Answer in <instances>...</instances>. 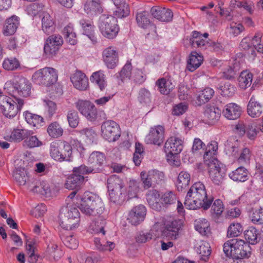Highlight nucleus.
Here are the masks:
<instances>
[{
  "mask_svg": "<svg viewBox=\"0 0 263 263\" xmlns=\"http://www.w3.org/2000/svg\"><path fill=\"white\" fill-rule=\"evenodd\" d=\"M213 200L212 197H208L204 184L196 182L190 187L187 193L184 202L185 206L189 210L203 208L208 209Z\"/></svg>",
  "mask_w": 263,
  "mask_h": 263,
  "instance_id": "1",
  "label": "nucleus"
},
{
  "mask_svg": "<svg viewBox=\"0 0 263 263\" xmlns=\"http://www.w3.org/2000/svg\"><path fill=\"white\" fill-rule=\"evenodd\" d=\"M79 209L89 216H97L103 213L104 208L100 198L92 193L86 192L81 198Z\"/></svg>",
  "mask_w": 263,
  "mask_h": 263,
  "instance_id": "2",
  "label": "nucleus"
},
{
  "mask_svg": "<svg viewBox=\"0 0 263 263\" xmlns=\"http://www.w3.org/2000/svg\"><path fill=\"white\" fill-rule=\"evenodd\" d=\"M223 251L227 256L233 258H248L251 254L249 245L244 240L238 238L226 241L223 245Z\"/></svg>",
  "mask_w": 263,
  "mask_h": 263,
  "instance_id": "3",
  "label": "nucleus"
},
{
  "mask_svg": "<svg viewBox=\"0 0 263 263\" xmlns=\"http://www.w3.org/2000/svg\"><path fill=\"white\" fill-rule=\"evenodd\" d=\"M24 104L22 99L14 95L11 97L0 95V108L3 114L7 118L15 117Z\"/></svg>",
  "mask_w": 263,
  "mask_h": 263,
  "instance_id": "4",
  "label": "nucleus"
},
{
  "mask_svg": "<svg viewBox=\"0 0 263 263\" xmlns=\"http://www.w3.org/2000/svg\"><path fill=\"white\" fill-rule=\"evenodd\" d=\"M107 187L111 201L117 203L124 201L126 191L122 179L115 175L110 177L107 180Z\"/></svg>",
  "mask_w": 263,
  "mask_h": 263,
  "instance_id": "5",
  "label": "nucleus"
},
{
  "mask_svg": "<svg viewBox=\"0 0 263 263\" xmlns=\"http://www.w3.org/2000/svg\"><path fill=\"white\" fill-rule=\"evenodd\" d=\"M117 19L113 16L103 14L99 18V28L102 35L108 39H115L119 31Z\"/></svg>",
  "mask_w": 263,
  "mask_h": 263,
  "instance_id": "6",
  "label": "nucleus"
},
{
  "mask_svg": "<svg viewBox=\"0 0 263 263\" xmlns=\"http://www.w3.org/2000/svg\"><path fill=\"white\" fill-rule=\"evenodd\" d=\"M50 156L60 162L70 161L72 157L71 145L66 141L52 142L50 145Z\"/></svg>",
  "mask_w": 263,
  "mask_h": 263,
  "instance_id": "7",
  "label": "nucleus"
},
{
  "mask_svg": "<svg viewBox=\"0 0 263 263\" xmlns=\"http://www.w3.org/2000/svg\"><path fill=\"white\" fill-rule=\"evenodd\" d=\"M32 79L37 84L49 86L57 82L58 74L55 69L45 67L36 71Z\"/></svg>",
  "mask_w": 263,
  "mask_h": 263,
  "instance_id": "8",
  "label": "nucleus"
},
{
  "mask_svg": "<svg viewBox=\"0 0 263 263\" xmlns=\"http://www.w3.org/2000/svg\"><path fill=\"white\" fill-rule=\"evenodd\" d=\"M80 213L75 207H69L64 215L61 218L60 226L66 230L78 228L80 222Z\"/></svg>",
  "mask_w": 263,
  "mask_h": 263,
  "instance_id": "9",
  "label": "nucleus"
},
{
  "mask_svg": "<svg viewBox=\"0 0 263 263\" xmlns=\"http://www.w3.org/2000/svg\"><path fill=\"white\" fill-rule=\"evenodd\" d=\"M102 136L108 142L117 141L121 136L119 125L115 121L108 120L103 122L101 125Z\"/></svg>",
  "mask_w": 263,
  "mask_h": 263,
  "instance_id": "10",
  "label": "nucleus"
},
{
  "mask_svg": "<svg viewBox=\"0 0 263 263\" xmlns=\"http://www.w3.org/2000/svg\"><path fill=\"white\" fill-rule=\"evenodd\" d=\"M78 110L88 120L95 121L98 118V110L95 105L88 100H79L75 103Z\"/></svg>",
  "mask_w": 263,
  "mask_h": 263,
  "instance_id": "11",
  "label": "nucleus"
},
{
  "mask_svg": "<svg viewBox=\"0 0 263 263\" xmlns=\"http://www.w3.org/2000/svg\"><path fill=\"white\" fill-rule=\"evenodd\" d=\"M213 163L206 164L209 167V176L212 182L216 185H220L225 176L224 169L218 160H214Z\"/></svg>",
  "mask_w": 263,
  "mask_h": 263,
  "instance_id": "12",
  "label": "nucleus"
},
{
  "mask_svg": "<svg viewBox=\"0 0 263 263\" xmlns=\"http://www.w3.org/2000/svg\"><path fill=\"white\" fill-rule=\"evenodd\" d=\"M165 128L162 125L155 126L151 128L145 138L147 144L160 146L164 139Z\"/></svg>",
  "mask_w": 263,
  "mask_h": 263,
  "instance_id": "13",
  "label": "nucleus"
},
{
  "mask_svg": "<svg viewBox=\"0 0 263 263\" xmlns=\"http://www.w3.org/2000/svg\"><path fill=\"white\" fill-rule=\"evenodd\" d=\"M183 141L176 137H171L165 143L164 150L167 157H172L178 155L182 150Z\"/></svg>",
  "mask_w": 263,
  "mask_h": 263,
  "instance_id": "14",
  "label": "nucleus"
},
{
  "mask_svg": "<svg viewBox=\"0 0 263 263\" xmlns=\"http://www.w3.org/2000/svg\"><path fill=\"white\" fill-rule=\"evenodd\" d=\"M102 58L108 68H114L119 61V54L116 48L109 46L104 49L102 52Z\"/></svg>",
  "mask_w": 263,
  "mask_h": 263,
  "instance_id": "15",
  "label": "nucleus"
},
{
  "mask_svg": "<svg viewBox=\"0 0 263 263\" xmlns=\"http://www.w3.org/2000/svg\"><path fill=\"white\" fill-rule=\"evenodd\" d=\"M12 87L20 96L27 97L30 95L31 84L24 77L16 79L12 84Z\"/></svg>",
  "mask_w": 263,
  "mask_h": 263,
  "instance_id": "16",
  "label": "nucleus"
},
{
  "mask_svg": "<svg viewBox=\"0 0 263 263\" xmlns=\"http://www.w3.org/2000/svg\"><path fill=\"white\" fill-rule=\"evenodd\" d=\"M180 227V222L178 220L168 221L165 224L164 229L162 231V235L170 239H176L179 235L178 231Z\"/></svg>",
  "mask_w": 263,
  "mask_h": 263,
  "instance_id": "17",
  "label": "nucleus"
},
{
  "mask_svg": "<svg viewBox=\"0 0 263 263\" xmlns=\"http://www.w3.org/2000/svg\"><path fill=\"white\" fill-rule=\"evenodd\" d=\"M146 214L145 207L140 204L134 207L129 213L128 220L133 225H137L142 221Z\"/></svg>",
  "mask_w": 263,
  "mask_h": 263,
  "instance_id": "18",
  "label": "nucleus"
},
{
  "mask_svg": "<svg viewBox=\"0 0 263 263\" xmlns=\"http://www.w3.org/2000/svg\"><path fill=\"white\" fill-rule=\"evenodd\" d=\"M221 110L214 106L208 105L204 108L203 118L209 124L215 123L220 118Z\"/></svg>",
  "mask_w": 263,
  "mask_h": 263,
  "instance_id": "19",
  "label": "nucleus"
},
{
  "mask_svg": "<svg viewBox=\"0 0 263 263\" xmlns=\"http://www.w3.org/2000/svg\"><path fill=\"white\" fill-rule=\"evenodd\" d=\"M152 15L156 19L162 22H169L173 18V13L170 9L159 6H154L151 9Z\"/></svg>",
  "mask_w": 263,
  "mask_h": 263,
  "instance_id": "20",
  "label": "nucleus"
},
{
  "mask_svg": "<svg viewBox=\"0 0 263 263\" xmlns=\"http://www.w3.org/2000/svg\"><path fill=\"white\" fill-rule=\"evenodd\" d=\"M74 87L80 90H85L89 85L88 80L85 74L81 71H77L70 78Z\"/></svg>",
  "mask_w": 263,
  "mask_h": 263,
  "instance_id": "21",
  "label": "nucleus"
},
{
  "mask_svg": "<svg viewBox=\"0 0 263 263\" xmlns=\"http://www.w3.org/2000/svg\"><path fill=\"white\" fill-rule=\"evenodd\" d=\"M247 112L252 118L259 117L263 113V105L256 101L253 96L248 102Z\"/></svg>",
  "mask_w": 263,
  "mask_h": 263,
  "instance_id": "22",
  "label": "nucleus"
},
{
  "mask_svg": "<svg viewBox=\"0 0 263 263\" xmlns=\"http://www.w3.org/2000/svg\"><path fill=\"white\" fill-rule=\"evenodd\" d=\"M91 82L96 85L101 91H107L106 78L103 71L99 70L93 72L90 77Z\"/></svg>",
  "mask_w": 263,
  "mask_h": 263,
  "instance_id": "23",
  "label": "nucleus"
},
{
  "mask_svg": "<svg viewBox=\"0 0 263 263\" xmlns=\"http://www.w3.org/2000/svg\"><path fill=\"white\" fill-rule=\"evenodd\" d=\"M241 114V108L237 104L231 103L224 106L223 110V116L229 120H236Z\"/></svg>",
  "mask_w": 263,
  "mask_h": 263,
  "instance_id": "24",
  "label": "nucleus"
},
{
  "mask_svg": "<svg viewBox=\"0 0 263 263\" xmlns=\"http://www.w3.org/2000/svg\"><path fill=\"white\" fill-rule=\"evenodd\" d=\"M88 161L96 173L100 171V167L104 164L105 157L102 153L94 152L90 154Z\"/></svg>",
  "mask_w": 263,
  "mask_h": 263,
  "instance_id": "25",
  "label": "nucleus"
},
{
  "mask_svg": "<svg viewBox=\"0 0 263 263\" xmlns=\"http://www.w3.org/2000/svg\"><path fill=\"white\" fill-rule=\"evenodd\" d=\"M218 149V143L215 141H211L207 145L204 155L203 159L205 164L213 163L214 160H217L215 158Z\"/></svg>",
  "mask_w": 263,
  "mask_h": 263,
  "instance_id": "26",
  "label": "nucleus"
},
{
  "mask_svg": "<svg viewBox=\"0 0 263 263\" xmlns=\"http://www.w3.org/2000/svg\"><path fill=\"white\" fill-rule=\"evenodd\" d=\"M84 181L83 176H78L73 173L67 179L65 186L68 190H79Z\"/></svg>",
  "mask_w": 263,
  "mask_h": 263,
  "instance_id": "27",
  "label": "nucleus"
},
{
  "mask_svg": "<svg viewBox=\"0 0 263 263\" xmlns=\"http://www.w3.org/2000/svg\"><path fill=\"white\" fill-rule=\"evenodd\" d=\"M85 12L90 15H96L102 12L103 9L99 1L88 0L84 5Z\"/></svg>",
  "mask_w": 263,
  "mask_h": 263,
  "instance_id": "28",
  "label": "nucleus"
},
{
  "mask_svg": "<svg viewBox=\"0 0 263 263\" xmlns=\"http://www.w3.org/2000/svg\"><path fill=\"white\" fill-rule=\"evenodd\" d=\"M160 194L156 190H149L146 194V200L149 206L153 209L159 210L161 209Z\"/></svg>",
  "mask_w": 263,
  "mask_h": 263,
  "instance_id": "29",
  "label": "nucleus"
},
{
  "mask_svg": "<svg viewBox=\"0 0 263 263\" xmlns=\"http://www.w3.org/2000/svg\"><path fill=\"white\" fill-rule=\"evenodd\" d=\"M117 7L115 15L119 18L127 16L129 14L128 5L126 3L125 0H111Z\"/></svg>",
  "mask_w": 263,
  "mask_h": 263,
  "instance_id": "30",
  "label": "nucleus"
},
{
  "mask_svg": "<svg viewBox=\"0 0 263 263\" xmlns=\"http://www.w3.org/2000/svg\"><path fill=\"white\" fill-rule=\"evenodd\" d=\"M13 177L19 185H25L28 189V183L31 180H29L28 173L24 168H17L14 172Z\"/></svg>",
  "mask_w": 263,
  "mask_h": 263,
  "instance_id": "31",
  "label": "nucleus"
},
{
  "mask_svg": "<svg viewBox=\"0 0 263 263\" xmlns=\"http://www.w3.org/2000/svg\"><path fill=\"white\" fill-rule=\"evenodd\" d=\"M203 60L202 56L196 52H192L187 61V69L192 72L195 71L201 65Z\"/></svg>",
  "mask_w": 263,
  "mask_h": 263,
  "instance_id": "32",
  "label": "nucleus"
},
{
  "mask_svg": "<svg viewBox=\"0 0 263 263\" xmlns=\"http://www.w3.org/2000/svg\"><path fill=\"white\" fill-rule=\"evenodd\" d=\"M18 21L15 16H12L7 20L3 28V34L5 36L13 34L17 28Z\"/></svg>",
  "mask_w": 263,
  "mask_h": 263,
  "instance_id": "33",
  "label": "nucleus"
},
{
  "mask_svg": "<svg viewBox=\"0 0 263 263\" xmlns=\"http://www.w3.org/2000/svg\"><path fill=\"white\" fill-rule=\"evenodd\" d=\"M42 18V28L43 31L47 34L52 33L54 29V22L50 15L44 13Z\"/></svg>",
  "mask_w": 263,
  "mask_h": 263,
  "instance_id": "34",
  "label": "nucleus"
},
{
  "mask_svg": "<svg viewBox=\"0 0 263 263\" xmlns=\"http://www.w3.org/2000/svg\"><path fill=\"white\" fill-rule=\"evenodd\" d=\"M137 22L139 26L143 29L151 28L155 32L156 27L152 26L148 18V13L146 11H142L137 13L136 16Z\"/></svg>",
  "mask_w": 263,
  "mask_h": 263,
  "instance_id": "35",
  "label": "nucleus"
},
{
  "mask_svg": "<svg viewBox=\"0 0 263 263\" xmlns=\"http://www.w3.org/2000/svg\"><path fill=\"white\" fill-rule=\"evenodd\" d=\"M156 85L158 87L160 92L165 95H168L174 87L171 81L165 78L158 79L156 82Z\"/></svg>",
  "mask_w": 263,
  "mask_h": 263,
  "instance_id": "36",
  "label": "nucleus"
},
{
  "mask_svg": "<svg viewBox=\"0 0 263 263\" xmlns=\"http://www.w3.org/2000/svg\"><path fill=\"white\" fill-rule=\"evenodd\" d=\"M29 134L27 129H14L10 135L7 136L5 139L11 142H20L24 139L25 135Z\"/></svg>",
  "mask_w": 263,
  "mask_h": 263,
  "instance_id": "37",
  "label": "nucleus"
},
{
  "mask_svg": "<svg viewBox=\"0 0 263 263\" xmlns=\"http://www.w3.org/2000/svg\"><path fill=\"white\" fill-rule=\"evenodd\" d=\"M28 132H29V134L25 135L23 142V146L30 148L41 146L42 142L36 136L33 135V132L30 130H28Z\"/></svg>",
  "mask_w": 263,
  "mask_h": 263,
  "instance_id": "38",
  "label": "nucleus"
},
{
  "mask_svg": "<svg viewBox=\"0 0 263 263\" xmlns=\"http://www.w3.org/2000/svg\"><path fill=\"white\" fill-rule=\"evenodd\" d=\"M106 224V222L105 219L102 216H98L95 220L92 221L91 223L89 228L90 230L95 233H101L104 235L105 234L104 228Z\"/></svg>",
  "mask_w": 263,
  "mask_h": 263,
  "instance_id": "39",
  "label": "nucleus"
},
{
  "mask_svg": "<svg viewBox=\"0 0 263 263\" xmlns=\"http://www.w3.org/2000/svg\"><path fill=\"white\" fill-rule=\"evenodd\" d=\"M252 74L247 70L242 71L238 78V84L242 89H246L249 87L252 82Z\"/></svg>",
  "mask_w": 263,
  "mask_h": 263,
  "instance_id": "40",
  "label": "nucleus"
},
{
  "mask_svg": "<svg viewBox=\"0 0 263 263\" xmlns=\"http://www.w3.org/2000/svg\"><path fill=\"white\" fill-rule=\"evenodd\" d=\"M191 180L190 175L186 172H181L176 181V187L178 191H182L190 183Z\"/></svg>",
  "mask_w": 263,
  "mask_h": 263,
  "instance_id": "41",
  "label": "nucleus"
},
{
  "mask_svg": "<svg viewBox=\"0 0 263 263\" xmlns=\"http://www.w3.org/2000/svg\"><path fill=\"white\" fill-rule=\"evenodd\" d=\"M230 177L235 181L244 182L248 179V172L243 167H239L229 174Z\"/></svg>",
  "mask_w": 263,
  "mask_h": 263,
  "instance_id": "42",
  "label": "nucleus"
},
{
  "mask_svg": "<svg viewBox=\"0 0 263 263\" xmlns=\"http://www.w3.org/2000/svg\"><path fill=\"white\" fill-rule=\"evenodd\" d=\"M195 228L202 235H208L210 233V223L205 219L196 220Z\"/></svg>",
  "mask_w": 263,
  "mask_h": 263,
  "instance_id": "43",
  "label": "nucleus"
},
{
  "mask_svg": "<svg viewBox=\"0 0 263 263\" xmlns=\"http://www.w3.org/2000/svg\"><path fill=\"white\" fill-rule=\"evenodd\" d=\"M49 136L53 138H58L62 136L63 129L58 122H53L50 123L47 129Z\"/></svg>",
  "mask_w": 263,
  "mask_h": 263,
  "instance_id": "44",
  "label": "nucleus"
},
{
  "mask_svg": "<svg viewBox=\"0 0 263 263\" xmlns=\"http://www.w3.org/2000/svg\"><path fill=\"white\" fill-rule=\"evenodd\" d=\"M214 91L213 89L207 87L198 92L197 99L199 105L208 102L213 96Z\"/></svg>",
  "mask_w": 263,
  "mask_h": 263,
  "instance_id": "45",
  "label": "nucleus"
},
{
  "mask_svg": "<svg viewBox=\"0 0 263 263\" xmlns=\"http://www.w3.org/2000/svg\"><path fill=\"white\" fill-rule=\"evenodd\" d=\"M190 43L194 47H203L208 43L206 40L203 38L202 34L198 31H194L192 32V37L190 39Z\"/></svg>",
  "mask_w": 263,
  "mask_h": 263,
  "instance_id": "46",
  "label": "nucleus"
},
{
  "mask_svg": "<svg viewBox=\"0 0 263 263\" xmlns=\"http://www.w3.org/2000/svg\"><path fill=\"white\" fill-rule=\"evenodd\" d=\"M208 242L205 241H200L197 243L196 246V251L200 255V257L204 260L208 259L211 254V250Z\"/></svg>",
  "mask_w": 263,
  "mask_h": 263,
  "instance_id": "47",
  "label": "nucleus"
},
{
  "mask_svg": "<svg viewBox=\"0 0 263 263\" xmlns=\"http://www.w3.org/2000/svg\"><path fill=\"white\" fill-rule=\"evenodd\" d=\"M24 115L26 122L34 127H38L43 122V118L42 117L29 111L25 112Z\"/></svg>",
  "mask_w": 263,
  "mask_h": 263,
  "instance_id": "48",
  "label": "nucleus"
},
{
  "mask_svg": "<svg viewBox=\"0 0 263 263\" xmlns=\"http://www.w3.org/2000/svg\"><path fill=\"white\" fill-rule=\"evenodd\" d=\"M243 228L239 223H232L228 227L227 236L229 238L238 237L242 233Z\"/></svg>",
  "mask_w": 263,
  "mask_h": 263,
  "instance_id": "49",
  "label": "nucleus"
},
{
  "mask_svg": "<svg viewBox=\"0 0 263 263\" xmlns=\"http://www.w3.org/2000/svg\"><path fill=\"white\" fill-rule=\"evenodd\" d=\"M20 67V63L15 58H6L3 62V67L6 70H15Z\"/></svg>",
  "mask_w": 263,
  "mask_h": 263,
  "instance_id": "50",
  "label": "nucleus"
},
{
  "mask_svg": "<svg viewBox=\"0 0 263 263\" xmlns=\"http://www.w3.org/2000/svg\"><path fill=\"white\" fill-rule=\"evenodd\" d=\"M80 24L83 29L84 33L86 34L93 42H97V38L94 35V26L90 23L86 22L84 21L80 22Z\"/></svg>",
  "mask_w": 263,
  "mask_h": 263,
  "instance_id": "51",
  "label": "nucleus"
},
{
  "mask_svg": "<svg viewBox=\"0 0 263 263\" xmlns=\"http://www.w3.org/2000/svg\"><path fill=\"white\" fill-rule=\"evenodd\" d=\"M66 41L69 44L74 45L77 43L76 34L73 32V27L70 25L66 26L63 30Z\"/></svg>",
  "mask_w": 263,
  "mask_h": 263,
  "instance_id": "52",
  "label": "nucleus"
},
{
  "mask_svg": "<svg viewBox=\"0 0 263 263\" xmlns=\"http://www.w3.org/2000/svg\"><path fill=\"white\" fill-rule=\"evenodd\" d=\"M245 239L249 243L254 245L257 242L258 233L255 228L251 227L245 232Z\"/></svg>",
  "mask_w": 263,
  "mask_h": 263,
  "instance_id": "53",
  "label": "nucleus"
},
{
  "mask_svg": "<svg viewBox=\"0 0 263 263\" xmlns=\"http://www.w3.org/2000/svg\"><path fill=\"white\" fill-rule=\"evenodd\" d=\"M250 218L253 223L263 228V209L261 208L253 210Z\"/></svg>",
  "mask_w": 263,
  "mask_h": 263,
  "instance_id": "54",
  "label": "nucleus"
},
{
  "mask_svg": "<svg viewBox=\"0 0 263 263\" xmlns=\"http://www.w3.org/2000/svg\"><path fill=\"white\" fill-rule=\"evenodd\" d=\"M232 4L238 8H243L250 14H252L253 12L254 4L250 1L240 2L238 0H232Z\"/></svg>",
  "mask_w": 263,
  "mask_h": 263,
  "instance_id": "55",
  "label": "nucleus"
},
{
  "mask_svg": "<svg viewBox=\"0 0 263 263\" xmlns=\"http://www.w3.org/2000/svg\"><path fill=\"white\" fill-rule=\"evenodd\" d=\"M69 126L72 128H76L79 123V117L78 112L74 110H71L68 112L67 116Z\"/></svg>",
  "mask_w": 263,
  "mask_h": 263,
  "instance_id": "56",
  "label": "nucleus"
},
{
  "mask_svg": "<svg viewBox=\"0 0 263 263\" xmlns=\"http://www.w3.org/2000/svg\"><path fill=\"white\" fill-rule=\"evenodd\" d=\"M224 210V206L222 201L216 199L214 201L211 207V213L213 215L219 217Z\"/></svg>",
  "mask_w": 263,
  "mask_h": 263,
  "instance_id": "57",
  "label": "nucleus"
},
{
  "mask_svg": "<svg viewBox=\"0 0 263 263\" xmlns=\"http://www.w3.org/2000/svg\"><path fill=\"white\" fill-rule=\"evenodd\" d=\"M41 195L50 197L54 194V186L47 181H42Z\"/></svg>",
  "mask_w": 263,
  "mask_h": 263,
  "instance_id": "58",
  "label": "nucleus"
},
{
  "mask_svg": "<svg viewBox=\"0 0 263 263\" xmlns=\"http://www.w3.org/2000/svg\"><path fill=\"white\" fill-rule=\"evenodd\" d=\"M58 247L57 244L50 242L47 246L46 251V254L53 257L55 260H57L60 258V256L57 255L58 252Z\"/></svg>",
  "mask_w": 263,
  "mask_h": 263,
  "instance_id": "59",
  "label": "nucleus"
},
{
  "mask_svg": "<svg viewBox=\"0 0 263 263\" xmlns=\"http://www.w3.org/2000/svg\"><path fill=\"white\" fill-rule=\"evenodd\" d=\"M248 137L250 139H254L260 131L257 128L256 124L254 123H249L246 127Z\"/></svg>",
  "mask_w": 263,
  "mask_h": 263,
  "instance_id": "60",
  "label": "nucleus"
},
{
  "mask_svg": "<svg viewBox=\"0 0 263 263\" xmlns=\"http://www.w3.org/2000/svg\"><path fill=\"white\" fill-rule=\"evenodd\" d=\"M41 184H42V181L32 179L31 180L30 183H28V189L33 193L41 194V191L42 190Z\"/></svg>",
  "mask_w": 263,
  "mask_h": 263,
  "instance_id": "61",
  "label": "nucleus"
},
{
  "mask_svg": "<svg viewBox=\"0 0 263 263\" xmlns=\"http://www.w3.org/2000/svg\"><path fill=\"white\" fill-rule=\"evenodd\" d=\"M94 242L98 250L101 251H104L107 250L111 251L115 247V243L112 242H107V245H102L101 243L100 239L98 238H95Z\"/></svg>",
  "mask_w": 263,
  "mask_h": 263,
  "instance_id": "62",
  "label": "nucleus"
},
{
  "mask_svg": "<svg viewBox=\"0 0 263 263\" xmlns=\"http://www.w3.org/2000/svg\"><path fill=\"white\" fill-rule=\"evenodd\" d=\"M94 172V169L90 166L89 167L85 165H81L79 167H74L73 173L78 176H83L84 175Z\"/></svg>",
  "mask_w": 263,
  "mask_h": 263,
  "instance_id": "63",
  "label": "nucleus"
},
{
  "mask_svg": "<svg viewBox=\"0 0 263 263\" xmlns=\"http://www.w3.org/2000/svg\"><path fill=\"white\" fill-rule=\"evenodd\" d=\"M54 45H52L51 42L46 41V43L44 45V51L45 54L49 57H52L56 54L59 48L58 47L55 46Z\"/></svg>",
  "mask_w": 263,
  "mask_h": 263,
  "instance_id": "64",
  "label": "nucleus"
}]
</instances>
